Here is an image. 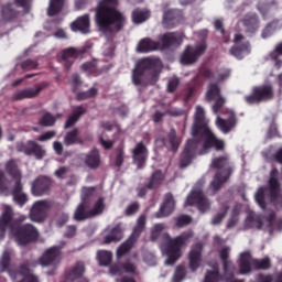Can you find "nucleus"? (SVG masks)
<instances>
[{"label": "nucleus", "instance_id": "nucleus-1", "mask_svg": "<svg viewBox=\"0 0 282 282\" xmlns=\"http://www.w3.org/2000/svg\"><path fill=\"white\" fill-rule=\"evenodd\" d=\"M14 212L10 205L3 206L2 215L0 216V240L6 237V230L9 228V236L11 239H14L19 246H25L30 241H35L39 239V230L32 226V224L22 225L19 224L25 221L28 217L20 216L19 219L13 220Z\"/></svg>", "mask_w": 282, "mask_h": 282}, {"label": "nucleus", "instance_id": "nucleus-2", "mask_svg": "<svg viewBox=\"0 0 282 282\" xmlns=\"http://www.w3.org/2000/svg\"><path fill=\"white\" fill-rule=\"evenodd\" d=\"M166 230V226L164 224H156L152 227L150 239L151 241H158L160 237L163 239V245L161 246V250L166 257L164 264L165 265H174L175 261L182 257V248L191 243V239H193V231H186L176 238H171L169 234H162Z\"/></svg>", "mask_w": 282, "mask_h": 282}, {"label": "nucleus", "instance_id": "nucleus-3", "mask_svg": "<svg viewBox=\"0 0 282 282\" xmlns=\"http://www.w3.org/2000/svg\"><path fill=\"white\" fill-rule=\"evenodd\" d=\"M118 0H101L96 10V21L101 32H118L122 30L127 19L116 10Z\"/></svg>", "mask_w": 282, "mask_h": 282}, {"label": "nucleus", "instance_id": "nucleus-4", "mask_svg": "<svg viewBox=\"0 0 282 282\" xmlns=\"http://www.w3.org/2000/svg\"><path fill=\"white\" fill-rule=\"evenodd\" d=\"M7 171L11 175L12 180H6V174L0 171V195H9L10 188H12L13 202L18 206H23L28 202V194L23 192V185L21 184V171L17 166V162L9 161L7 163Z\"/></svg>", "mask_w": 282, "mask_h": 282}, {"label": "nucleus", "instance_id": "nucleus-5", "mask_svg": "<svg viewBox=\"0 0 282 282\" xmlns=\"http://www.w3.org/2000/svg\"><path fill=\"white\" fill-rule=\"evenodd\" d=\"M94 187H84L82 191V204L78 205L74 214V219L76 221H84V219H89V217H96L105 210V199L98 198L94 207L89 210V199L94 197Z\"/></svg>", "mask_w": 282, "mask_h": 282}, {"label": "nucleus", "instance_id": "nucleus-6", "mask_svg": "<svg viewBox=\"0 0 282 282\" xmlns=\"http://www.w3.org/2000/svg\"><path fill=\"white\" fill-rule=\"evenodd\" d=\"M279 171L273 169L270 173L269 188L261 187L256 193V202L260 208H265V196L271 197L275 202L276 208H282L281 185L279 184Z\"/></svg>", "mask_w": 282, "mask_h": 282}, {"label": "nucleus", "instance_id": "nucleus-7", "mask_svg": "<svg viewBox=\"0 0 282 282\" xmlns=\"http://www.w3.org/2000/svg\"><path fill=\"white\" fill-rule=\"evenodd\" d=\"M212 169H218L219 172L214 177L213 182L210 183V189L219 191L221 188V184H225V182H228V177H230V170L226 169L228 166V158L227 156H220L217 159H214L210 164Z\"/></svg>", "mask_w": 282, "mask_h": 282}, {"label": "nucleus", "instance_id": "nucleus-8", "mask_svg": "<svg viewBox=\"0 0 282 282\" xmlns=\"http://www.w3.org/2000/svg\"><path fill=\"white\" fill-rule=\"evenodd\" d=\"M240 274H250L252 270H268L270 268V258L254 260L248 252L240 254L239 261Z\"/></svg>", "mask_w": 282, "mask_h": 282}, {"label": "nucleus", "instance_id": "nucleus-9", "mask_svg": "<svg viewBox=\"0 0 282 282\" xmlns=\"http://www.w3.org/2000/svg\"><path fill=\"white\" fill-rule=\"evenodd\" d=\"M274 98V89L271 85L256 86L251 90V95L246 96L245 100L247 105H257L265 100H272Z\"/></svg>", "mask_w": 282, "mask_h": 282}, {"label": "nucleus", "instance_id": "nucleus-10", "mask_svg": "<svg viewBox=\"0 0 282 282\" xmlns=\"http://www.w3.org/2000/svg\"><path fill=\"white\" fill-rule=\"evenodd\" d=\"M203 149L198 152L199 155H206L213 149V147L216 149V151H224L226 143L224 140L218 139L215 137L213 131H210V128L208 126H205L203 129Z\"/></svg>", "mask_w": 282, "mask_h": 282}, {"label": "nucleus", "instance_id": "nucleus-11", "mask_svg": "<svg viewBox=\"0 0 282 282\" xmlns=\"http://www.w3.org/2000/svg\"><path fill=\"white\" fill-rule=\"evenodd\" d=\"M145 224H147V217L144 216L139 217L137 226L133 229V232L130 236V238L117 249L118 259H120V257H124V254H127V252H129V250L133 248V245L135 243V241H138V238L140 237V232L144 230Z\"/></svg>", "mask_w": 282, "mask_h": 282}, {"label": "nucleus", "instance_id": "nucleus-12", "mask_svg": "<svg viewBox=\"0 0 282 282\" xmlns=\"http://www.w3.org/2000/svg\"><path fill=\"white\" fill-rule=\"evenodd\" d=\"M158 67H162L160 58H143L139 61L132 73V83L134 85H140V76H142L144 69H155Z\"/></svg>", "mask_w": 282, "mask_h": 282}, {"label": "nucleus", "instance_id": "nucleus-13", "mask_svg": "<svg viewBox=\"0 0 282 282\" xmlns=\"http://www.w3.org/2000/svg\"><path fill=\"white\" fill-rule=\"evenodd\" d=\"M185 206H197L200 213H206L210 208V203L204 196L202 188H195L191 192L185 200Z\"/></svg>", "mask_w": 282, "mask_h": 282}, {"label": "nucleus", "instance_id": "nucleus-14", "mask_svg": "<svg viewBox=\"0 0 282 282\" xmlns=\"http://www.w3.org/2000/svg\"><path fill=\"white\" fill-rule=\"evenodd\" d=\"M47 210H50V203L47 200H37L32 205L29 217L35 224H43L47 217Z\"/></svg>", "mask_w": 282, "mask_h": 282}, {"label": "nucleus", "instance_id": "nucleus-15", "mask_svg": "<svg viewBox=\"0 0 282 282\" xmlns=\"http://www.w3.org/2000/svg\"><path fill=\"white\" fill-rule=\"evenodd\" d=\"M206 52V43L203 41L196 46H187L181 56L182 65H193Z\"/></svg>", "mask_w": 282, "mask_h": 282}, {"label": "nucleus", "instance_id": "nucleus-16", "mask_svg": "<svg viewBox=\"0 0 282 282\" xmlns=\"http://www.w3.org/2000/svg\"><path fill=\"white\" fill-rule=\"evenodd\" d=\"M40 263L43 267L56 268L61 263V247L54 246L46 249L40 258Z\"/></svg>", "mask_w": 282, "mask_h": 282}, {"label": "nucleus", "instance_id": "nucleus-17", "mask_svg": "<svg viewBox=\"0 0 282 282\" xmlns=\"http://www.w3.org/2000/svg\"><path fill=\"white\" fill-rule=\"evenodd\" d=\"M234 47L230 50V54L238 59H241L250 54V44L246 41V37L241 34H236L234 39Z\"/></svg>", "mask_w": 282, "mask_h": 282}, {"label": "nucleus", "instance_id": "nucleus-18", "mask_svg": "<svg viewBox=\"0 0 282 282\" xmlns=\"http://www.w3.org/2000/svg\"><path fill=\"white\" fill-rule=\"evenodd\" d=\"M206 98H207V100L215 101V104L213 106L214 113H218L219 109H221L224 107V105H226V99H224V97H221V94L219 91V86H217L216 84H210L208 86V89L206 93Z\"/></svg>", "mask_w": 282, "mask_h": 282}, {"label": "nucleus", "instance_id": "nucleus-19", "mask_svg": "<svg viewBox=\"0 0 282 282\" xmlns=\"http://www.w3.org/2000/svg\"><path fill=\"white\" fill-rule=\"evenodd\" d=\"M9 274L13 281L18 279L20 282H39V278L30 272V263L20 265V272L10 271Z\"/></svg>", "mask_w": 282, "mask_h": 282}, {"label": "nucleus", "instance_id": "nucleus-20", "mask_svg": "<svg viewBox=\"0 0 282 282\" xmlns=\"http://www.w3.org/2000/svg\"><path fill=\"white\" fill-rule=\"evenodd\" d=\"M197 149V140H188L187 144L185 145V149L181 155V169H186L188 164L193 161V158H195V151Z\"/></svg>", "mask_w": 282, "mask_h": 282}, {"label": "nucleus", "instance_id": "nucleus-21", "mask_svg": "<svg viewBox=\"0 0 282 282\" xmlns=\"http://www.w3.org/2000/svg\"><path fill=\"white\" fill-rule=\"evenodd\" d=\"M52 185V181L45 176H40L36 178L31 185V193L35 197H41L45 195L50 191V186Z\"/></svg>", "mask_w": 282, "mask_h": 282}, {"label": "nucleus", "instance_id": "nucleus-22", "mask_svg": "<svg viewBox=\"0 0 282 282\" xmlns=\"http://www.w3.org/2000/svg\"><path fill=\"white\" fill-rule=\"evenodd\" d=\"M230 257V247H223L219 250V258L223 261V270L225 273V276L228 279H232V275L235 274V264L228 258Z\"/></svg>", "mask_w": 282, "mask_h": 282}, {"label": "nucleus", "instance_id": "nucleus-23", "mask_svg": "<svg viewBox=\"0 0 282 282\" xmlns=\"http://www.w3.org/2000/svg\"><path fill=\"white\" fill-rule=\"evenodd\" d=\"M147 158H149V150L142 143H137V145L132 149V160L133 163L137 164L138 169H142L147 162Z\"/></svg>", "mask_w": 282, "mask_h": 282}, {"label": "nucleus", "instance_id": "nucleus-24", "mask_svg": "<svg viewBox=\"0 0 282 282\" xmlns=\"http://www.w3.org/2000/svg\"><path fill=\"white\" fill-rule=\"evenodd\" d=\"M84 274L85 263L77 262L70 270L65 282H89L86 278L83 276Z\"/></svg>", "mask_w": 282, "mask_h": 282}, {"label": "nucleus", "instance_id": "nucleus-25", "mask_svg": "<svg viewBox=\"0 0 282 282\" xmlns=\"http://www.w3.org/2000/svg\"><path fill=\"white\" fill-rule=\"evenodd\" d=\"M89 14L78 17L73 23H70V30L73 32H80L82 34H89Z\"/></svg>", "mask_w": 282, "mask_h": 282}, {"label": "nucleus", "instance_id": "nucleus-26", "mask_svg": "<svg viewBox=\"0 0 282 282\" xmlns=\"http://www.w3.org/2000/svg\"><path fill=\"white\" fill-rule=\"evenodd\" d=\"M202 243H196L192 247L189 254H188V261H189V268L195 272L199 265H202Z\"/></svg>", "mask_w": 282, "mask_h": 282}, {"label": "nucleus", "instance_id": "nucleus-27", "mask_svg": "<svg viewBox=\"0 0 282 282\" xmlns=\"http://www.w3.org/2000/svg\"><path fill=\"white\" fill-rule=\"evenodd\" d=\"M216 127L223 133H230L235 127H237V119H235V112H229V119H221L217 117Z\"/></svg>", "mask_w": 282, "mask_h": 282}, {"label": "nucleus", "instance_id": "nucleus-28", "mask_svg": "<svg viewBox=\"0 0 282 282\" xmlns=\"http://www.w3.org/2000/svg\"><path fill=\"white\" fill-rule=\"evenodd\" d=\"M173 210H175V200L173 199V195L167 194L159 213H156V217H169Z\"/></svg>", "mask_w": 282, "mask_h": 282}, {"label": "nucleus", "instance_id": "nucleus-29", "mask_svg": "<svg viewBox=\"0 0 282 282\" xmlns=\"http://www.w3.org/2000/svg\"><path fill=\"white\" fill-rule=\"evenodd\" d=\"M206 116V110H204V107L196 106V111L194 113V124L192 128V135L193 138H197V134L199 133V124L204 122V118Z\"/></svg>", "mask_w": 282, "mask_h": 282}, {"label": "nucleus", "instance_id": "nucleus-30", "mask_svg": "<svg viewBox=\"0 0 282 282\" xmlns=\"http://www.w3.org/2000/svg\"><path fill=\"white\" fill-rule=\"evenodd\" d=\"M123 272H128L129 274H135V265L132 263H126L124 265L122 264H113L110 267V274L113 276H120Z\"/></svg>", "mask_w": 282, "mask_h": 282}, {"label": "nucleus", "instance_id": "nucleus-31", "mask_svg": "<svg viewBox=\"0 0 282 282\" xmlns=\"http://www.w3.org/2000/svg\"><path fill=\"white\" fill-rule=\"evenodd\" d=\"M85 164L88 165L89 169H98L100 166V152L94 149L85 156Z\"/></svg>", "mask_w": 282, "mask_h": 282}, {"label": "nucleus", "instance_id": "nucleus-32", "mask_svg": "<svg viewBox=\"0 0 282 282\" xmlns=\"http://www.w3.org/2000/svg\"><path fill=\"white\" fill-rule=\"evenodd\" d=\"M158 47H160V44H158V42H154L151 39H143L139 42L137 46V52H142V53L153 52L158 50Z\"/></svg>", "mask_w": 282, "mask_h": 282}, {"label": "nucleus", "instance_id": "nucleus-33", "mask_svg": "<svg viewBox=\"0 0 282 282\" xmlns=\"http://www.w3.org/2000/svg\"><path fill=\"white\" fill-rule=\"evenodd\" d=\"M45 87H47V85L39 86L36 88H29V89L21 90L20 93H18L15 95V98L18 100H21L22 98H36V95L41 94V91H43V89H45Z\"/></svg>", "mask_w": 282, "mask_h": 282}, {"label": "nucleus", "instance_id": "nucleus-34", "mask_svg": "<svg viewBox=\"0 0 282 282\" xmlns=\"http://www.w3.org/2000/svg\"><path fill=\"white\" fill-rule=\"evenodd\" d=\"M120 239H122V228L117 225L110 230L109 235L105 236L104 242L111 243V241H120Z\"/></svg>", "mask_w": 282, "mask_h": 282}, {"label": "nucleus", "instance_id": "nucleus-35", "mask_svg": "<svg viewBox=\"0 0 282 282\" xmlns=\"http://www.w3.org/2000/svg\"><path fill=\"white\" fill-rule=\"evenodd\" d=\"M279 56H282V42L278 43L274 50L269 54V58L274 62L276 69L282 67V61L279 59Z\"/></svg>", "mask_w": 282, "mask_h": 282}, {"label": "nucleus", "instance_id": "nucleus-36", "mask_svg": "<svg viewBox=\"0 0 282 282\" xmlns=\"http://www.w3.org/2000/svg\"><path fill=\"white\" fill-rule=\"evenodd\" d=\"M85 113V108L78 107L66 120L65 129H69V127H74L75 122H78L80 116Z\"/></svg>", "mask_w": 282, "mask_h": 282}, {"label": "nucleus", "instance_id": "nucleus-37", "mask_svg": "<svg viewBox=\"0 0 282 282\" xmlns=\"http://www.w3.org/2000/svg\"><path fill=\"white\" fill-rule=\"evenodd\" d=\"M149 17H151V13L147 10L137 9L132 12V21L137 24L144 23Z\"/></svg>", "mask_w": 282, "mask_h": 282}, {"label": "nucleus", "instance_id": "nucleus-38", "mask_svg": "<svg viewBox=\"0 0 282 282\" xmlns=\"http://www.w3.org/2000/svg\"><path fill=\"white\" fill-rule=\"evenodd\" d=\"M78 129H74L69 132H67L64 137V144L65 147H72L73 144H78L80 142V139H78Z\"/></svg>", "mask_w": 282, "mask_h": 282}, {"label": "nucleus", "instance_id": "nucleus-39", "mask_svg": "<svg viewBox=\"0 0 282 282\" xmlns=\"http://www.w3.org/2000/svg\"><path fill=\"white\" fill-rule=\"evenodd\" d=\"M112 259L113 253H111V251L101 250L97 252V260L99 262V265H109Z\"/></svg>", "mask_w": 282, "mask_h": 282}, {"label": "nucleus", "instance_id": "nucleus-40", "mask_svg": "<svg viewBox=\"0 0 282 282\" xmlns=\"http://www.w3.org/2000/svg\"><path fill=\"white\" fill-rule=\"evenodd\" d=\"M164 45H180L182 43V35L177 33H167L163 35Z\"/></svg>", "mask_w": 282, "mask_h": 282}, {"label": "nucleus", "instance_id": "nucleus-41", "mask_svg": "<svg viewBox=\"0 0 282 282\" xmlns=\"http://www.w3.org/2000/svg\"><path fill=\"white\" fill-rule=\"evenodd\" d=\"M63 10V0H50L47 14L48 17H54V14H58Z\"/></svg>", "mask_w": 282, "mask_h": 282}, {"label": "nucleus", "instance_id": "nucleus-42", "mask_svg": "<svg viewBox=\"0 0 282 282\" xmlns=\"http://www.w3.org/2000/svg\"><path fill=\"white\" fill-rule=\"evenodd\" d=\"M29 150L33 153L37 160L45 158V150L34 141H29Z\"/></svg>", "mask_w": 282, "mask_h": 282}, {"label": "nucleus", "instance_id": "nucleus-43", "mask_svg": "<svg viewBox=\"0 0 282 282\" xmlns=\"http://www.w3.org/2000/svg\"><path fill=\"white\" fill-rule=\"evenodd\" d=\"M242 23L247 28L248 32H254V30H259V20H257V15L246 18Z\"/></svg>", "mask_w": 282, "mask_h": 282}, {"label": "nucleus", "instance_id": "nucleus-44", "mask_svg": "<svg viewBox=\"0 0 282 282\" xmlns=\"http://www.w3.org/2000/svg\"><path fill=\"white\" fill-rule=\"evenodd\" d=\"M11 258H12V250H4L0 258V272H6V270H8Z\"/></svg>", "mask_w": 282, "mask_h": 282}, {"label": "nucleus", "instance_id": "nucleus-45", "mask_svg": "<svg viewBox=\"0 0 282 282\" xmlns=\"http://www.w3.org/2000/svg\"><path fill=\"white\" fill-rule=\"evenodd\" d=\"M205 282H219V270L217 265H214L212 271H207Z\"/></svg>", "mask_w": 282, "mask_h": 282}, {"label": "nucleus", "instance_id": "nucleus-46", "mask_svg": "<svg viewBox=\"0 0 282 282\" xmlns=\"http://www.w3.org/2000/svg\"><path fill=\"white\" fill-rule=\"evenodd\" d=\"M263 155L267 160H275V162L282 164V148H280L275 154H272V148H270L268 152L263 153Z\"/></svg>", "mask_w": 282, "mask_h": 282}, {"label": "nucleus", "instance_id": "nucleus-47", "mask_svg": "<svg viewBox=\"0 0 282 282\" xmlns=\"http://www.w3.org/2000/svg\"><path fill=\"white\" fill-rule=\"evenodd\" d=\"M169 142H170L172 151H177V147H180V143L182 141L180 140V138H177V134H175V130L170 131Z\"/></svg>", "mask_w": 282, "mask_h": 282}, {"label": "nucleus", "instance_id": "nucleus-48", "mask_svg": "<svg viewBox=\"0 0 282 282\" xmlns=\"http://www.w3.org/2000/svg\"><path fill=\"white\" fill-rule=\"evenodd\" d=\"M63 61H67L68 58H78V51L74 47L66 48L62 52Z\"/></svg>", "mask_w": 282, "mask_h": 282}, {"label": "nucleus", "instance_id": "nucleus-49", "mask_svg": "<svg viewBox=\"0 0 282 282\" xmlns=\"http://www.w3.org/2000/svg\"><path fill=\"white\" fill-rule=\"evenodd\" d=\"M55 122L56 118L50 113H45L40 120L42 127H52Z\"/></svg>", "mask_w": 282, "mask_h": 282}, {"label": "nucleus", "instance_id": "nucleus-50", "mask_svg": "<svg viewBox=\"0 0 282 282\" xmlns=\"http://www.w3.org/2000/svg\"><path fill=\"white\" fill-rule=\"evenodd\" d=\"M184 276H186V269L184 267H177L172 282H182Z\"/></svg>", "mask_w": 282, "mask_h": 282}, {"label": "nucleus", "instance_id": "nucleus-51", "mask_svg": "<svg viewBox=\"0 0 282 282\" xmlns=\"http://www.w3.org/2000/svg\"><path fill=\"white\" fill-rule=\"evenodd\" d=\"M258 282H282V273L272 275H260Z\"/></svg>", "mask_w": 282, "mask_h": 282}, {"label": "nucleus", "instance_id": "nucleus-52", "mask_svg": "<svg viewBox=\"0 0 282 282\" xmlns=\"http://www.w3.org/2000/svg\"><path fill=\"white\" fill-rule=\"evenodd\" d=\"M246 228H259V220L254 217V214H250L246 221H245Z\"/></svg>", "mask_w": 282, "mask_h": 282}, {"label": "nucleus", "instance_id": "nucleus-53", "mask_svg": "<svg viewBox=\"0 0 282 282\" xmlns=\"http://www.w3.org/2000/svg\"><path fill=\"white\" fill-rule=\"evenodd\" d=\"M98 94V90L96 88H90L88 91L79 93L77 95L78 100H87V98H94Z\"/></svg>", "mask_w": 282, "mask_h": 282}, {"label": "nucleus", "instance_id": "nucleus-54", "mask_svg": "<svg viewBox=\"0 0 282 282\" xmlns=\"http://www.w3.org/2000/svg\"><path fill=\"white\" fill-rule=\"evenodd\" d=\"M174 19H175L174 10H170L165 12L163 15V24L165 25V28H171V21H173Z\"/></svg>", "mask_w": 282, "mask_h": 282}, {"label": "nucleus", "instance_id": "nucleus-55", "mask_svg": "<svg viewBox=\"0 0 282 282\" xmlns=\"http://www.w3.org/2000/svg\"><path fill=\"white\" fill-rule=\"evenodd\" d=\"M189 223H191V218L186 215H183L176 218V226L178 228H183V226H188Z\"/></svg>", "mask_w": 282, "mask_h": 282}, {"label": "nucleus", "instance_id": "nucleus-56", "mask_svg": "<svg viewBox=\"0 0 282 282\" xmlns=\"http://www.w3.org/2000/svg\"><path fill=\"white\" fill-rule=\"evenodd\" d=\"M162 180V172H156L153 174L152 180L150 182L149 187L150 188H155L158 184H160V181Z\"/></svg>", "mask_w": 282, "mask_h": 282}, {"label": "nucleus", "instance_id": "nucleus-57", "mask_svg": "<svg viewBox=\"0 0 282 282\" xmlns=\"http://www.w3.org/2000/svg\"><path fill=\"white\" fill-rule=\"evenodd\" d=\"M83 72H86L88 74H91L96 72V62H88L82 65Z\"/></svg>", "mask_w": 282, "mask_h": 282}, {"label": "nucleus", "instance_id": "nucleus-58", "mask_svg": "<svg viewBox=\"0 0 282 282\" xmlns=\"http://www.w3.org/2000/svg\"><path fill=\"white\" fill-rule=\"evenodd\" d=\"M178 85H180V79H177V77H173L167 83V90L175 91V89H177Z\"/></svg>", "mask_w": 282, "mask_h": 282}, {"label": "nucleus", "instance_id": "nucleus-59", "mask_svg": "<svg viewBox=\"0 0 282 282\" xmlns=\"http://www.w3.org/2000/svg\"><path fill=\"white\" fill-rule=\"evenodd\" d=\"M56 135L55 131H47L39 137L40 142H47V140H52Z\"/></svg>", "mask_w": 282, "mask_h": 282}, {"label": "nucleus", "instance_id": "nucleus-60", "mask_svg": "<svg viewBox=\"0 0 282 282\" xmlns=\"http://www.w3.org/2000/svg\"><path fill=\"white\" fill-rule=\"evenodd\" d=\"M279 135V130L276 129V124L272 123L267 132V138H276Z\"/></svg>", "mask_w": 282, "mask_h": 282}, {"label": "nucleus", "instance_id": "nucleus-61", "mask_svg": "<svg viewBox=\"0 0 282 282\" xmlns=\"http://www.w3.org/2000/svg\"><path fill=\"white\" fill-rule=\"evenodd\" d=\"M138 208H140V205H138V203L131 204L130 206L127 207L126 215H135V213H138Z\"/></svg>", "mask_w": 282, "mask_h": 282}, {"label": "nucleus", "instance_id": "nucleus-62", "mask_svg": "<svg viewBox=\"0 0 282 282\" xmlns=\"http://www.w3.org/2000/svg\"><path fill=\"white\" fill-rule=\"evenodd\" d=\"M70 85L73 87V91H76V89L80 87V77L78 75H73L70 79Z\"/></svg>", "mask_w": 282, "mask_h": 282}, {"label": "nucleus", "instance_id": "nucleus-63", "mask_svg": "<svg viewBox=\"0 0 282 282\" xmlns=\"http://www.w3.org/2000/svg\"><path fill=\"white\" fill-rule=\"evenodd\" d=\"M99 142L104 149H111L113 147V142L106 140L105 135L99 137Z\"/></svg>", "mask_w": 282, "mask_h": 282}, {"label": "nucleus", "instance_id": "nucleus-64", "mask_svg": "<svg viewBox=\"0 0 282 282\" xmlns=\"http://www.w3.org/2000/svg\"><path fill=\"white\" fill-rule=\"evenodd\" d=\"M272 32H274L272 24L267 25V28L262 32V39H268L269 36H272Z\"/></svg>", "mask_w": 282, "mask_h": 282}]
</instances>
